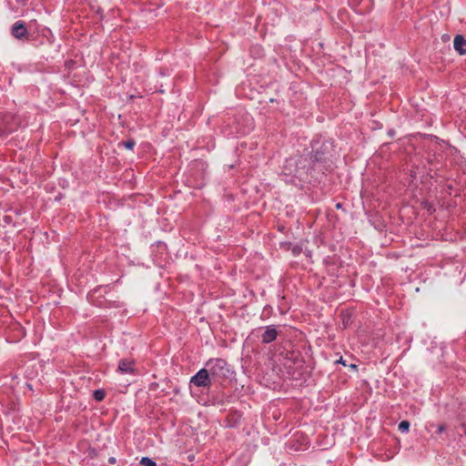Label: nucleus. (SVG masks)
Listing matches in <instances>:
<instances>
[{
    "label": "nucleus",
    "mask_w": 466,
    "mask_h": 466,
    "mask_svg": "<svg viewBox=\"0 0 466 466\" xmlns=\"http://www.w3.org/2000/svg\"><path fill=\"white\" fill-rule=\"evenodd\" d=\"M213 381L226 378L229 373L227 362L222 359L209 360L205 367Z\"/></svg>",
    "instance_id": "1"
},
{
    "label": "nucleus",
    "mask_w": 466,
    "mask_h": 466,
    "mask_svg": "<svg viewBox=\"0 0 466 466\" xmlns=\"http://www.w3.org/2000/svg\"><path fill=\"white\" fill-rule=\"evenodd\" d=\"M20 126V119L14 115L5 114L0 117V134L11 133Z\"/></svg>",
    "instance_id": "2"
},
{
    "label": "nucleus",
    "mask_w": 466,
    "mask_h": 466,
    "mask_svg": "<svg viewBox=\"0 0 466 466\" xmlns=\"http://www.w3.org/2000/svg\"><path fill=\"white\" fill-rule=\"evenodd\" d=\"M213 380L206 368L199 370L196 375L190 379V383L197 387L209 388Z\"/></svg>",
    "instance_id": "3"
},
{
    "label": "nucleus",
    "mask_w": 466,
    "mask_h": 466,
    "mask_svg": "<svg viewBox=\"0 0 466 466\" xmlns=\"http://www.w3.org/2000/svg\"><path fill=\"white\" fill-rule=\"evenodd\" d=\"M12 35L15 38L22 39L27 35V29L22 21L15 22L11 29Z\"/></svg>",
    "instance_id": "4"
},
{
    "label": "nucleus",
    "mask_w": 466,
    "mask_h": 466,
    "mask_svg": "<svg viewBox=\"0 0 466 466\" xmlns=\"http://www.w3.org/2000/svg\"><path fill=\"white\" fill-rule=\"evenodd\" d=\"M118 371L123 374H133L135 372L134 361L128 359L119 360Z\"/></svg>",
    "instance_id": "5"
},
{
    "label": "nucleus",
    "mask_w": 466,
    "mask_h": 466,
    "mask_svg": "<svg viewBox=\"0 0 466 466\" xmlns=\"http://www.w3.org/2000/svg\"><path fill=\"white\" fill-rule=\"evenodd\" d=\"M278 331L273 326H268L262 334V341L264 343H269L276 339Z\"/></svg>",
    "instance_id": "6"
},
{
    "label": "nucleus",
    "mask_w": 466,
    "mask_h": 466,
    "mask_svg": "<svg viewBox=\"0 0 466 466\" xmlns=\"http://www.w3.org/2000/svg\"><path fill=\"white\" fill-rule=\"evenodd\" d=\"M453 46H454V48L461 54V55H463L466 53V50L463 49V46H466V40L463 38L462 35H457L455 37H454V40H453Z\"/></svg>",
    "instance_id": "7"
},
{
    "label": "nucleus",
    "mask_w": 466,
    "mask_h": 466,
    "mask_svg": "<svg viewBox=\"0 0 466 466\" xmlns=\"http://www.w3.org/2000/svg\"><path fill=\"white\" fill-rule=\"evenodd\" d=\"M398 429L401 432H408L410 429V422L407 420H402L399 423Z\"/></svg>",
    "instance_id": "8"
},
{
    "label": "nucleus",
    "mask_w": 466,
    "mask_h": 466,
    "mask_svg": "<svg viewBox=\"0 0 466 466\" xmlns=\"http://www.w3.org/2000/svg\"><path fill=\"white\" fill-rule=\"evenodd\" d=\"M93 395H94V398H95L96 400L101 401V400H103L105 399V395H106V394H105L104 390H95V391H94V394H93Z\"/></svg>",
    "instance_id": "9"
},
{
    "label": "nucleus",
    "mask_w": 466,
    "mask_h": 466,
    "mask_svg": "<svg viewBox=\"0 0 466 466\" xmlns=\"http://www.w3.org/2000/svg\"><path fill=\"white\" fill-rule=\"evenodd\" d=\"M140 463L143 465V466H157L156 462L153 461L151 459L147 458V457H143L141 459V461Z\"/></svg>",
    "instance_id": "10"
},
{
    "label": "nucleus",
    "mask_w": 466,
    "mask_h": 466,
    "mask_svg": "<svg viewBox=\"0 0 466 466\" xmlns=\"http://www.w3.org/2000/svg\"><path fill=\"white\" fill-rule=\"evenodd\" d=\"M123 146L127 149H133V147H135V141L134 140L124 141Z\"/></svg>",
    "instance_id": "11"
},
{
    "label": "nucleus",
    "mask_w": 466,
    "mask_h": 466,
    "mask_svg": "<svg viewBox=\"0 0 466 466\" xmlns=\"http://www.w3.org/2000/svg\"><path fill=\"white\" fill-rule=\"evenodd\" d=\"M17 3V5L13 6L14 8H18L20 5H24L26 2V0H15ZM9 4L12 5V0H9Z\"/></svg>",
    "instance_id": "12"
},
{
    "label": "nucleus",
    "mask_w": 466,
    "mask_h": 466,
    "mask_svg": "<svg viewBox=\"0 0 466 466\" xmlns=\"http://www.w3.org/2000/svg\"><path fill=\"white\" fill-rule=\"evenodd\" d=\"M444 430H445V426L443 424L438 425V427H437L438 433H442L444 431Z\"/></svg>",
    "instance_id": "13"
},
{
    "label": "nucleus",
    "mask_w": 466,
    "mask_h": 466,
    "mask_svg": "<svg viewBox=\"0 0 466 466\" xmlns=\"http://www.w3.org/2000/svg\"><path fill=\"white\" fill-rule=\"evenodd\" d=\"M338 362L341 363L342 365L346 366V362L343 360L342 358H340Z\"/></svg>",
    "instance_id": "14"
},
{
    "label": "nucleus",
    "mask_w": 466,
    "mask_h": 466,
    "mask_svg": "<svg viewBox=\"0 0 466 466\" xmlns=\"http://www.w3.org/2000/svg\"><path fill=\"white\" fill-rule=\"evenodd\" d=\"M115 461H116V459H115V458H110V459H109V462H110V463H115Z\"/></svg>",
    "instance_id": "15"
},
{
    "label": "nucleus",
    "mask_w": 466,
    "mask_h": 466,
    "mask_svg": "<svg viewBox=\"0 0 466 466\" xmlns=\"http://www.w3.org/2000/svg\"><path fill=\"white\" fill-rule=\"evenodd\" d=\"M350 367L352 369H357V366L355 364H351Z\"/></svg>",
    "instance_id": "16"
}]
</instances>
